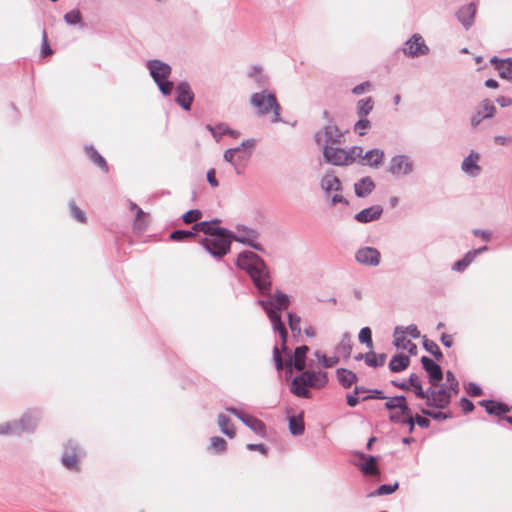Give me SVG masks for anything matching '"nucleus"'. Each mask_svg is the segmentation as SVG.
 Wrapping results in <instances>:
<instances>
[{"instance_id":"f257e3e1","label":"nucleus","mask_w":512,"mask_h":512,"mask_svg":"<svg viewBox=\"0 0 512 512\" xmlns=\"http://www.w3.org/2000/svg\"><path fill=\"white\" fill-rule=\"evenodd\" d=\"M237 266L246 270L261 293L270 290V275L264 261L253 252H243L237 258Z\"/></svg>"},{"instance_id":"f03ea898","label":"nucleus","mask_w":512,"mask_h":512,"mask_svg":"<svg viewBox=\"0 0 512 512\" xmlns=\"http://www.w3.org/2000/svg\"><path fill=\"white\" fill-rule=\"evenodd\" d=\"M232 240L246 243L257 250H261V247L253 240L244 237H235L229 231L224 233L222 232L221 234H211L210 236H205V238L202 240V245L213 256L223 257L229 252Z\"/></svg>"},{"instance_id":"7ed1b4c3","label":"nucleus","mask_w":512,"mask_h":512,"mask_svg":"<svg viewBox=\"0 0 512 512\" xmlns=\"http://www.w3.org/2000/svg\"><path fill=\"white\" fill-rule=\"evenodd\" d=\"M327 382L326 372L307 370L292 380L290 390L298 397L310 398L309 388L321 389L326 386Z\"/></svg>"},{"instance_id":"20e7f679","label":"nucleus","mask_w":512,"mask_h":512,"mask_svg":"<svg viewBox=\"0 0 512 512\" xmlns=\"http://www.w3.org/2000/svg\"><path fill=\"white\" fill-rule=\"evenodd\" d=\"M289 303L290 301L288 296L280 292H277L273 299L261 302L263 308L268 314L270 321L273 324L274 330L280 333L283 350H286L287 331L281 321L280 315L274 310V308L278 310H285L288 308Z\"/></svg>"},{"instance_id":"39448f33","label":"nucleus","mask_w":512,"mask_h":512,"mask_svg":"<svg viewBox=\"0 0 512 512\" xmlns=\"http://www.w3.org/2000/svg\"><path fill=\"white\" fill-rule=\"evenodd\" d=\"M363 149L359 146H354L349 150L325 145L323 148V155L326 162L333 165H349L354 163L359 157Z\"/></svg>"},{"instance_id":"423d86ee","label":"nucleus","mask_w":512,"mask_h":512,"mask_svg":"<svg viewBox=\"0 0 512 512\" xmlns=\"http://www.w3.org/2000/svg\"><path fill=\"white\" fill-rule=\"evenodd\" d=\"M251 104L257 109L260 115L272 113V122L280 121L281 107L273 93L262 91L251 96Z\"/></svg>"},{"instance_id":"0eeeda50","label":"nucleus","mask_w":512,"mask_h":512,"mask_svg":"<svg viewBox=\"0 0 512 512\" xmlns=\"http://www.w3.org/2000/svg\"><path fill=\"white\" fill-rule=\"evenodd\" d=\"M148 68L161 92L164 95H169L174 86L172 82L168 81V77L171 74L170 66L159 60H152L148 63Z\"/></svg>"},{"instance_id":"6e6552de","label":"nucleus","mask_w":512,"mask_h":512,"mask_svg":"<svg viewBox=\"0 0 512 512\" xmlns=\"http://www.w3.org/2000/svg\"><path fill=\"white\" fill-rule=\"evenodd\" d=\"M386 408L389 410H400L401 414L405 416V419H400L396 416V414H391V419L393 421H398L404 424L409 425V431L412 432L414 429L413 416L411 414V410L406 404V399L403 396H397L389 398L385 404Z\"/></svg>"},{"instance_id":"1a4fd4ad","label":"nucleus","mask_w":512,"mask_h":512,"mask_svg":"<svg viewBox=\"0 0 512 512\" xmlns=\"http://www.w3.org/2000/svg\"><path fill=\"white\" fill-rule=\"evenodd\" d=\"M453 393V390L443 385L439 389L427 391L426 403L428 406L444 409L449 405Z\"/></svg>"},{"instance_id":"9d476101","label":"nucleus","mask_w":512,"mask_h":512,"mask_svg":"<svg viewBox=\"0 0 512 512\" xmlns=\"http://www.w3.org/2000/svg\"><path fill=\"white\" fill-rule=\"evenodd\" d=\"M226 410L240 419L257 435L262 437L266 435V426L260 419L233 407H228Z\"/></svg>"},{"instance_id":"9b49d317","label":"nucleus","mask_w":512,"mask_h":512,"mask_svg":"<svg viewBox=\"0 0 512 512\" xmlns=\"http://www.w3.org/2000/svg\"><path fill=\"white\" fill-rule=\"evenodd\" d=\"M480 404L485 407L487 413L501 417L512 425V406L493 400H484Z\"/></svg>"},{"instance_id":"f8f14e48","label":"nucleus","mask_w":512,"mask_h":512,"mask_svg":"<svg viewBox=\"0 0 512 512\" xmlns=\"http://www.w3.org/2000/svg\"><path fill=\"white\" fill-rule=\"evenodd\" d=\"M388 170L395 176H404L412 172L413 164L407 156L396 155L391 158Z\"/></svg>"},{"instance_id":"ddd939ff","label":"nucleus","mask_w":512,"mask_h":512,"mask_svg":"<svg viewBox=\"0 0 512 512\" xmlns=\"http://www.w3.org/2000/svg\"><path fill=\"white\" fill-rule=\"evenodd\" d=\"M404 54L409 57H418L428 53V46L425 44L423 37L419 34H414L407 42L403 49Z\"/></svg>"},{"instance_id":"4468645a","label":"nucleus","mask_w":512,"mask_h":512,"mask_svg":"<svg viewBox=\"0 0 512 512\" xmlns=\"http://www.w3.org/2000/svg\"><path fill=\"white\" fill-rule=\"evenodd\" d=\"M355 258L362 265L377 266L380 264L381 254L376 248L364 247L356 252Z\"/></svg>"},{"instance_id":"2eb2a0df","label":"nucleus","mask_w":512,"mask_h":512,"mask_svg":"<svg viewBox=\"0 0 512 512\" xmlns=\"http://www.w3.org/2000/svg\"><path fill=\"white\" fill-rule=\"evenodd\" d=\"M343 133L334 125H328L323 131L316 133L315 139L318 144L340 143Z\"/></svg>"},{"instance_id":"dca6fc26","label":"nucleus","mask_w":512,"mask_h":512,"mask_svg":"<svg viewBox=\"0 0 512 512\" xmlns=\"http://www.w3.org/2000/svg\"><path fill=\"white\" fill-rule=\"evenodd\" d=\"M421 363L425 371L428 373L429 382L431 385L436 386L443 378L441 367L427 356H422Z\"/></svg>"},{"instance_id":"f3484780","label":"nucleus","mask_w":512,"mask_h":512,"mask_svg":"<svg viewBox=\"0 0 512 512\" xmlns=\"http://www.w3.org/2000/svg\"><path fill=\"white\" fill-rule=\"evenodd\" d=\"M176 102L184 109H190L194 94L187 83H180L176 87Z\"/></svg>"},{"instance_id":"a211bd4d","label":"nucleus","mask_w":512,"mask_h":512,"mask_svg":"<svg viewBox=\"0 0 512 512\" xmlns=\"http://www.w3.org/2000/svg\"><path fill=\"white\" fill-rule=\"evenodd\" d=\"M394 345L398 349L407 350L410 354L415 355L417 353V345L408 339L405 330L400 328H396L394 331Z\"/></svg>"},{"instance_id":"6ab92c4d","label":"nucleus","mask_w":512,"mask_h":512,"mask_svg":"<svg viewBox=\"0 0 512 512\" xmlns=\"http://www.w3.org/2000/svg\"><path fill=\"white\" fill-rule=\"evenodd\" d=\"M357 160H359L363 165L379 167L384 161V152L380 149H372L367 151L365 155H363L362 152L361 157H359Z\"/></svg>"},{"instance_id":"aec40b11","label":"nucleus","mask_w":512,"mask_h":512,"mask_svg":"<svg viewBox=\"0 0 512 512\" xmlns=\"http://www.w3.org/2000/svg\"><path fill=\"white\" fill-rule=\"evenodd\" d=\"M480 156L476 152H471L468 157H466L462 162V170L471 176H476L480 173V166L478 165V161Z\"/></svg>"},{"instance_id":"412c9836","label":"nucleus","mask_w":512,"mask_h":512,"mask_svg":"<svg viewBox=\"0 0 512 512\" xmlns=\"http://www.w3.org/2000/svg\"><path fill=\"white\" fill-rule=\"evenodd\" d=\"M475 14L476 6L473 3H469L459 9L457 17L465 28H469L474 22Z\"/></svg>"},{"instance_id":"4be33fe9","label":"nucleus","mask_w":512,"mask_h":512,"mask_svg":"<svg viewBox=\"0 0 512 512\" xmlns=\"http://www.w3.org/2000/svg\"><path fill=\"white\" fill-rule=\"evenodd\" d=\"M382 208L379 205H375L369 208H366L356 214L355 219L361 223H367L373 220L378 219L382 214Z\"/></svg>"},{"instance_id":"5701e85b","label":"nucleus","mask_w":512,"mask_h":512,"mask_svg":"<svg viewBox=\"0 0 512 512\" xmlns=\"http://www.w3.org/2000/svg\"><path fill=\"white\" fill-rule=\"evenodd\" d=\"M309 348L308 346H300L295 349L293 357L290 359L289 363H287V366L293 365L294 368L298 371H302L305 368V359H306V353L308 352Z\"/></svg>"},{"instance_id":"b1692460","label":"nucleus","mask_w":512,"mask_h":512,"mask_svg":"<svg viewBox=\"0 0 512 512\" xmlns=\"http://www.w3.org/2000/svg\"><path fill=\"white\" fill-rule=\"evenodd\" d=\"M356 360L364 359L365 363L370 367H380L386 362V354H376L372 351L366 354H359L355 357Z\"/></svg>"},{"instance_id":"393cba45","label":"nucleus","mask_w":512,"mask_h":512,"mask_svg":"<svg viewBox=\"0 0 512 512\" xmlns=\"http://www.w3.org/2000/svg\"><path fill=\"white\" fill-rule=\"evenodd\" d=\"M62 463L70 470H78V453L76 447H66L62 456Z\"/></svg>"},{"instance_id":"a878e982","label":"nucleus","mask_w":512,"mask_h":512,"mask_svg":"<svg viewBox=\"0 0 512 512\" xmlns=\"http://www.w3.org/2000/svg\"><path fill=\"white\" fill-rule=\"evenodd\" d=\"M491 62L496 65L499 75L503 79L512 82V60H498L496 57L491 59Z\"/></svg>"},{"instance_id":"bb28decb","label":"nucleus","mask_w":512,"mask_h":512,"mask_svg":"<svg viewBox=\"0 0 512 512\" xmlns=\"http://www.w3.org/2000/svg\"><path fill=\"white\" fill-rule=\"evenodd\" d=\"M374 187L375 184L372 179L365 177L355 184V193L359 197H365L373 191Z\"/></svg>"},{"instance_id":"cd10ccee","label":"nucleus","mask_w":512,"mask_h":512,"mask_svg":"<svg viewBox=\"0 0 512 512\" xmlns=\"http://www.w3.org/2000/svg\"><path fill=\"white\" fill-rule=\"evenodd\" d=\"M410 363L408 356L404 354L395 355L389 362V368L392 372H401L405 370Z\"/></svg>"},{"instance_id":"c85d7f7f","label":"nucleus","mask_w":512,"mask_h":512,"mask_svg":"<svg viewBox=\"0 0 512 512\" xmlns=\"http://www.w3.org/2000/svg\"><path fill=\"white\" fill-rule=\"evenodd\" d=\"M86 154L103 172L108 173L109 167L106 160L93 147L86 148Z\"/></svg>"},{"instance_id":"c756f323","label":"nucleus","mask_w":512,"mask_h":512,"mask_svg":"<svg viewBox=\"0 0 512 512\" xmlns=\"http://www.w3.org/2000/svg\"><path fill=\"white\" fill-rule=\"evenodd\" d=\"M337 378L340 384L346 388L351 387L357 380L354 372L343 368L337 370Z\"/></svg>"},{"instance_id":"7c9ffc66","label":"nucleus","mask_w":512,"mask_h":512,"mask_svg":"<svg viewBox=\"0 0 512 512\" xmlns=\"http://www.w3.org/2000/svg\"><path fill=\"white\" fill-rule=\"evenodd\" d=\"M322 188L325 191H338L341 188V182L333 173H327L322 179Z\"/></svg>"},{"instance_id":"2f4dec72","label":"nucleus","mask_w":512,"mask_h":512,"mask_svg":"<svg viewBox=\"0 0 512 512\" xmlns=\"http://www.w3.org/2000/svg\"><path fill=\"white\" fill-rule=\"evenodd\" d=\"M217 421H218V425H219L222 433H224L226 436H228L231 439L236 436V431L234 429V426L227 416L220 414V415H218Z\"/></svg>"},{"instance_id":"473e14b6","label":"nucleus","mask_w":512,"mask_h":512,"mask_svg":"<svg viewBox=\"0 0 512 512\" xmlns=\"http://www.w3.org/2000/svg\"><path fill=\"white\" fill-rule=\"evenodd\" d=\"M194 229H198L205 233L206 236H210L211 234H221L222 232H226L227 230L224 228H220L216 225V222H201L197 223L194 226Z\"/></svg>"},{"instance_id":"72a5a7b5","label":"nucleus","mask_w":512,"mask_h":512,"mask_svg":"<svg viewBox=\"0 0 512 512\" xmlns=\"http://www.w3.org/2000/svg\"><path fill=\"white\" fill-rule=\"evenodd\" d=\"M409 389L413 390L418 398L425 399L427 392L422 388L421 381L416 374H411L409 377Z\"/></svg>"},{"instance_id":"f704fd0d","label":"nucleus","mask_w":512,"mask_h":512,"mask_svg":"<svg viewBox=\"0 0 512 512\" xmlns=\"http://www.w3.org/2000/svg\"><path fill=\"white\" fill-rule=\"evenodd\" d=\"M373 109V101L370 97L361 99L357 103V114L359 117H366Z\"/></svg>"},{"instance_id":"c9c22d12","label":"nucleus","mask_w":512,"mask_h":512,"mask_svg":"<svg viewBox=\"0 0 512 512\" xmlns=\"http://www.w3.org/2000/svg\"><path fill=\"white\" fill-rule=\"evenodd\" d=\"M289 430L293 435H301L304 432V421L301 416L289 418Z\"/></svg>"},{"instance_id":"e433bc0d","label":"nucleus","mask_w":512,"mask_h":512,"mask_svg":"<svg viewBox=\"0 0 512 512\" xmlns=\"http://www.w3.org/2000/svg\"><path fill=\"white\" fill-rule=\"evenodd\" d=\"M131 209L136 211L135 228L139 230L143 229L146 226L147 214L135 203H131Z\"/></svg>"},{"instance_id":"4c0bfd02","label":"nucleus","mask_w":512,"mask_h":512,"mask_svg":"<svg viewBox=\"0 0 512 512\" xmlns=\"http://www.w3.org/2000/svg\"><path fill=\"white\" fill-rule=\"evenodd\" d=\"M361 470L364 474L367 475H377L379 473L378 467H377V461L376 458L373 456H369L366 458V462L362 465Z\"/></svg>"},{"instance_id":"58836bf2","label":"nucleus","mask_w":512,"mask_h":512,"mask_svg":"<svg viewBox=\"0 0 512 512\" xmlns=\"http://www.w3.org/2000/svg\"><path fill=\"white\" fill-rule=\"evenodd\" d=\"M288 324L292 333L296 336L301 334V318L293 313H289L288 315Z\"/></svg>"},{"instance_id":"ea45409f","label":"nucleus","mask_w":512,"mask_h":512,"mask_svg":"<svg viewBox=\"0 0 512 512\" xmlns=\"http://www.w3.org/2000/svg\"><path fill=\"white\" fill-rule=\"evenodd\" d=\"M315 357L319 360V362L325 367V368H331L335 366L339 359L338 357H327L326 355L322 354L320 351L315 352Z\"/></svg>"},{"instance_id":"a19ab883","label":"nucleus","mask_w":512,"mask_h":512,"mask_svg":"<svg viewBox=\"0 0 512 512\" xmlns=\"http://www.w3.org/2000/svg\"><path fill=\"white\" fill-rule=\"evenodd\" d=\"M359 341L366 344L367 348H373L372 332L369 327H364L359 332Z\"/></svg>"},{"instance_id":"79ce46f5","label":"nucleus","mask_w":512,"mask_h":512,"mask_svg":"<svg viewBox=\"0 0 512 512\" xmlns=\"http://www.w3.org/2000/svg\"><path fill=\"white\" fill-rule=\"evenodd\" d=\"M210 448L215 452H224L227 449V442L218 436H214L210 441Z\"/></svg>"},{"instance_id":"37998d69","label":"nucleus","mask_w":512,"mask_h":512,"mask_svg":"<svg viewBox=\"0 0 512 512\" xmlns=\"http://www.w3.org/2000/svg\"><path fill=\"white\" fill-rule=\"evenodd\" d=\"M424 347L429 351L436 359L440 360L443 358L442 352L439 346L431 340H425Z\"/></svg>"},{"instance_id":"c03bdc74","label":"nucleus","mask_w":512,"mask_h":512,"mask_svg":"<svg viewBox=\"0 0 512 512\" xmlns=\"http://www.w3.org/2000/svg\"><path fill=\"white\" fill-rule=\"evenodd\" d=\"M369 128L370 121L366 117H360L359 121H357L354 125V131L357 132L360 136L365 135Z\"/></svg>"},{"instance_id":"a18cd8bd","label":"nucleus","mask_w":512,"mask_h":512,"mask_svg":"<svg viewBox=\"0 0 512 512\" xmlns=\"http://www.w3.org/2000/svg\"><path fill=\"white\" fill-rule=\"evenodd\" d=\"M193 237H195L193 232L185 230H176L170 234V239L173 241H183Z\"/></svg>"},{"instance_id":"49530a36","label":"nucleus","mask_w":512,"mask_h":512,"mask_svg":"<svg viewBox=\"0 0 512 512\" xmlns=\"http://www.w3.org/2000/svg\"><path fill=\"white\" fill-rule=\"evenodd\" d=\"M202 217V213L199 210H189L187 211L182 219L186 224H191L193 222L198 221Z\"/></svg>"},{"instance_id":"de8ad7c7","label":"nucleus","mask_w":512,"mask_h":512,"mask_svg":"<svg viewBox=\"0 0 512 512\" xmlns=\"http://www.w3.org/2000/svg\"><path fill=\"white\" fill-rule=\"evenodd\" d=\"M481 107H482L481 113H483V118H491L494 116V114L496 112V108L489 100H484L482 102Z\"/></svg>"},{"instance_id":"09e8293b","label":"nucleus","mask_w":512,"mask_h":512,"mask_svg":"<svg viewBox=\"0 0 512 512\" xmlns=\"http://www.w3.org/2000/svg\"><path fill=\"white\" fill-rule=\"evenodd\" d=\"M473 261V254L467 253L465 257L454 264V270L461 272Z\"/></svg>"},{"instance_id":"8fccbe9b","label":"nucleus","mask_w":512,"mask_h":512,"mask_svg":"<svg viewBox=\"0 0 512 512\" xmlns=\"http://www.w3.org/2000/svg\"><path fill=\"white\" fill-rule=\"evenodd\" d=\"M398 486H399L398 483H395L393 485L383 484L378 487V489L376 490V492L373 495L382 496V495L391 494L398 489Z\"/></svg>"},{"instance_id":"3c124183","label":"nucleus","mask_w":512,"mask_h":512,"mask_svg":"<svg viewBox=\"0 0 512 512\" xmlns=\"http://www.w3.org/2000/svg\"><path fill=\"white\" fill-rule=\"evenodd\" d=\"M65 21L70 25H75L81 21V13L79 10H71L64 16Z\"/></svg>"},{"instance_id":"603ef678","label":"nucleus","mask_w":512,"mask_h":512,"mask_svg":"<svg viewBox=\"0 0 512 512\" xmlns=\"http://www.w3.org/2000/svg\"><path fill=\"white\" fill-rule=\"evenodd\" d=\"M70 210H71L73 217L77 221H79L81 223L86 222L85 213L75 203H70Z\"/></svg>"},{"instance_id":"864d4df0","label":"nucleus","mask_w":512,"mask_h":512,"mask_svg":"<svg viewBox=\"0 0 512 512\" xmlns=\"http://www.w3.org/2000/svg\"><path fill=\"white\" fill-rule=\"evenodd\" d=\"M458 381L456 380L455 376L452 372L448 371L446 373V383L444 386L450 388V390H453L454 393L458 392Z\"/></svg>"},{"instance_id":"5fc2aeb1","label":"nucleus","mask_w":512,"mask_h":512,"mask_svg":"<svg viewBox=\"0 0 512 512\" xmlns=\"http://www.w3.org/2000/svg\"><path fill=\"white\" fill-rule=\"evenodd\" d=\"M241 153V148L240 147H237V148H233V149H228L225 151L224 153V158L227 162L233 164V165H236V155L240 154Z\"/></svg>"},{"instance_id":"6e6d98bb","label":"nucleus","mask_w":512,"mask_h":512,"mask_svg":"<svg viewBox=\"0 0 512 512\" xmlns=\"http://www.w3.org/2000/svg\"><path fill=\"white\" fill-rule=\"evenodd\" d=\"M42 40H43L42 56L48 57L53 54V50L50 48V45L48 43L47 33L45 30H43V32H42Z\"/></svg>"},{"instance_id":"4d7b16f0","label":"nucleus","mask_w":512,"mask_h":512,"mask_svg":"<svg viewBox=\"0 0 512 512\" xmlns=\"http://www.w3.org/2000/svg\"><path fill=\"white\" fill-rule=\"evenodd\" d=\"M421 412L424 415L432 417L435 420L447 419L449 417V415L447 413L442 412V411L434 412V411H431V410L422 409Z\"/></svg>"},{"instance_id":"13d9d810","label":"nucleus","mask_w":512,"mask_h":512,"mask_svg":"<svg viewBox=\"0 0 512 512\" xmlns=\"http://www.w3.org/2000/svg\"><path fill=\"white\" fill-rule=\"evenodd\" d=\"M273 358H274V362H275L277 370H282L284 364H283L282 357L280 355V351L277 347H275L273 350Z\"/></svg>"},{"instance_id":"bf43d9fd","label":"nucleus","mask_w":512,"mask_h":512,"mask_svg":"<svg viewBox=\"0 0 512 512\" xmlns=\"http://www.w3.org/2000/svg\"><path fill=\"white\" fill-rule=\"evenodd\" d=\"M20 422L23 425V429H30L36 426V422L31 416L23 417Z\"/></svg>"},{"instance_id":"052dcab7","label":"nucleus","mask_w":512,"mask_h":512,"mask_svg":"<svg viewBox=\"0 0 512 512\" xmlns=\"http://www.w3.org/2000/svg\"><path fill=\"white\" fill-rule=\"evenodd\" d=\"M246 448L250 451H259L264 455L267 454V447L263 444H247Z\"/></svg>"},{"instance_id":"680f3d73","label":"nucleus","mask_w":512,"mask_h":512,"mask_svg":"<svg viewBox=\"0 0 512 512\" xmlns=\"http://www.w3.org/2000/svg\"><path fill=\"white\" fill-rule=\"evenodd\" d=\"M460 406L462 408V410L465 412V413H469V412H472L473 409H474V405L473 403L466 399V398H463L461 401H460Z\"/></svg>"},{"instance_id":"e2e57ef3","label":"nucleus","mask_w":512,"mask_h":512,"mask_svg":"<svg viewBox=\"0 0 512 512\" xmlns=\"http://www.w3.org/2000/svg\"><path fill=\"white\" fill-rule=\"evenodd\" d=\"M207 180L211 184L212 187H218V181L216 179L215 169H210L207 172Z\"/></svg>"},{"instance_id":"0e129e2a","label":"nucleus","mask_w":512,"mask_h":512,"mask_svg":"<svg viewBox=\"0 0 512 512\" xmlns=\"http://www.w3.org/2000/svg\"><path fill=\"white\" fill-rule=\"evenodd\" d=\"M417 423L422 428H428L430 425V421L422 416L417 415L415 418H413V423Z\"/></svg>"},{"instance_id":"69168bd1","label":"nucleus","mask_w":512,"mask_h":512,"mask_svg":"<svg viewBox=\"0 0 512 512\" xmlns=\"http://www.w3.org/2000/svg\"><path fill=\"white\" fill-rule=\"evenodd\" d=\"M370 83L369 82H365V83H362L360 85H357L356 87L353 88V93L356 94V95H360L362 94L364 91L368 90L370 88Z\"/></svg>"},{"instance_id":"338daca9","label":"nucleus","mask_w":512,"mask_h":512,"mask_svg":"<svg viewBox=\"0 0 512 512\" xmlns=\"http://www.w3.org/2000/svg\"><path fill=\"white\" fill-rule=\"evenodd\" d=\"M468 392L472 396H480L482 394V389L478 385L471 383L469 385Z\"/></svg>"},{"instance_id":"774afa93","label":"nucleus","mask_w":512,"mask_h":512,"mask_svg":"<svg viewBox=\"0 0 512 512\" xmlns=\"http://www.w3.org/2000/svg\"><path fill=\"white\" fill-rule=\"evenodd\" d=\"M441 343L446 347H451L453 344V338L451 335L443 333L441 336Z\"/></svg>"}]
</instances>
